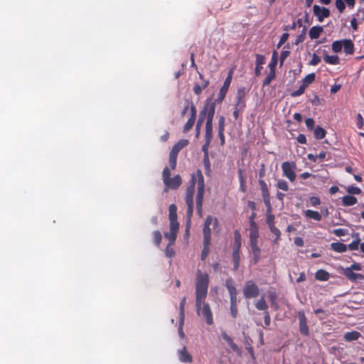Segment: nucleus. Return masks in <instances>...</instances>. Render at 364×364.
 Returning <instances> with one entry per match:
<instances>
[{
	"label": "nucleus",
	"instance_id": "f257e3e1",
	"mask_svg": "<svg viewBox=\"0 0 364 364\" xmlns=\"http://www.w3.org/2000/svg\"><path fill=\"white\" fill-rule=\"evenodd\" d=\"M197 185V193L196 197V210L198 214L201 216L203 211V201L205 193L204 178L200 170H197L196 173L191 175V179L186 191L185 202L187 205L186 217L187 224L186 232H189L191 218L193 213V196L195 193V186Z\"/></svg>",
	"mask_w": 364,
	"mask_h": 364
},
{
	"label": "nucleus",
	"instance_id": "f03ea898",
	"mask_svg": "<svg viewBox=\"0 0 364 364\" xmlns=\"http://www.w3.org/2000/svg\"><path fill=\"white\" fill-rule=\"evenodd\" d=\"M208 284V274L198 269L196 273V306L197 313L198 315L202 314L208 325H212L213 323V318L211 309L210 306L204 302L207 296Z\"/></svg>",
	"mask_w": 364,
	"mask_h": 364
},
{
	"label": "nucleus",
	"instance_id": "7ed1b4c3",
	"mask_svg": "<svg viewBox=\"0 0 364 364\" xmlns=\"http://www.w3.org/2000/svg\"><path fill=\"white\" fill-rule=\"evenodd\" d=\"M215 102L213 101L211 97L208 99L205 106L199 114L200 117L196 124V132L197 134H198L200 127L203 124L204 119L207 116L205 124V137L207 139H209L211 136L212 122L215 114Z\"/></svg>",
	"mask_w": 364,
	"mask_h": 364
},
{
	"label": "nucleus",
	"instance_id": "20e7f679",
	"mask_svg": "<svg viewBox=\"0 0 364 364\" xmlns=\"http://www.w3.org/2000/svg\"><path fill=\"white\" fill-rule=\"evenodd\" d=\"M170 168L166 166L162 172V179L165 186V191L168 189L176 190L182 184V179L180 175L177 174L173 178H171Z\"/></svg>",
	"mask_w": 364,
	"mask_h": 364
},
{
	"label": "nucleus",
	"instance_id": "39448f33",
	"mask_svg": "<svg viewBox=\"0 0 364 364\" xmlns=\"http://www.w3.org/2000/svg\"><path fill=\"white\" fill-rule=\"evenodd\" d=\"M213 225V230L215 232H218V220L216 218H213L211 216H208L205 219L204 227H203V235L204 240L203 242H210L211 241V229L210 226Z\"/></svg>",
	"mask_w": 364,
	"mask_h": 364
},
{
	"label": "nucleus",
	"instance_id": "423d86ee",
	"mask_svg": "<svg viewBox=\"0 0 364 364\" xmlns=\"http://www.w3.org/2000/svg\"><path fill=\"white\" fill-rule=\"evenodd\" d=\"M282 168L284 175L288 178L291 181H294L296 178V164L294 162L285 161L282 164Z\"/></svg>",
	"mask_w": 364,
	"mask_h": 364
},
{
	"label": "nucleus",
	"instance_id": "0eeeda50",
	"mask_svg": "<svg viewBox=\"0 0 364 364\" xmlns=\"http://www.w3.org/2000/svg\"><path fill=\"white\" fill-rule=\"evenodd\" d=\"M243 292L246 298H255L259 295V289L252 281H248L245 286Z\"/></svg>",
	"mask_w": 364,
	"mask_h": 364
},
{
	"label": "nucleus",
	"instance_id": "6e6552de",
	"mask_svg": "<svg viewBox=\"0 0 364 364\" xmlns=\"http://www.w3.org/2000/svg\"><path fill=\"white\" fill-rule=\"evenodd\" d=\"M259 186L261 187V191L262 193V197L264 199V203L266 205L267 208H268V213L272 211V207L270 203V197L268 192L267 186L263 180L259 181Z\"/></svg>",
	"mask_w": 364,
	"mask_h": 364
},
{
	"label": "nucleus",
	"instance_id": "1a4fd4ad",
	"mask_svg": "<svg viewBox=\"0 0 364 364\" xmlns=\"http://www.w3.org/2000/svg\"><path fill=\"white\" fill-rule=\"evenodd\" d=\"M314 14L317 17L319 22L323 21L324 18L330 16V11L326 7H320L318 5H314L313 7Z\"/></svg>",
	"mask_w": 364,
	"mask_h": 364
},
{
	"label": "nucleus",
	"instance_id": "9d476101",
	"mask_svg": "<svg viewBox=\"0 0 364 364\" xmlns=\"http://www.w3.org/2000/svg\"><path fill=\"white\" fill-rule=\"evenodd\" d=\"M191 117L183 127V132L186 133L189 132L194 125L196 122L197 110L196 107L192 104L190 107Z\"/></svg>",
	"mask_w": 364,
	"mask_h": 364
},
{
	"label": "nucleus",
	"instance_id": "9b49d317",
	"mask_svg": "<svg viewBox=\"0 0 364 364\" xmlns=\"http://www.w3.org/2000/svg\"><path fill=\"white\" fill-rule=\"evenodd\" d=\"M179 226L170 225V232H165L164 237L168 240L170 245H173L176 240Z\"/></svg>",
	"mask_w": 364,
	"mask_h": 364
},
{
	"label": "nucleus",
	"instance_id": "f8f14e48",
	"mask_svg": "<svg viewBox=\"0 0 364 364\" xmlns=\"http://www.w3.org/2000/svg\"><path fill=\"white\" fill-rule=\"evenodd\" d=\"M168 219L170 225L179 226L177 221V206L175 204H171L168 207Z\"/></svg>",
	"mask_w": 364,
	"mask_h": 364
},
{
	"label": "nucleus",
	"instance_id": "ddd939ff",
	"mask_svg": "<svg viewBox=\"0 0 364 364\" xmlns=\"http://www.w3.org/2000/svg\"><path fill=\"white\" fill-rule=\"evenodd\" d=\"M299 320L300 332L304 336H308L309 334V327L306 318L303 312L299 313Z\"/></svg>",
	"mask_w": 364,
	"mask_h": 364
},
{
	"label": "nucleus",
	"instance_id": "4468645a",
	"mask_svg": "<svg viewBox=\"0 0 364 364\" xmlns=\"http://www.w3.org/2000/svg\"><path fill=\"white\" fill-rule=\"evenodd\" d=\"M178 359L182 363H191L193 362L192 355L188 352L186 347L183 346L181 350H178Z\"/></svg>",
	"mask_w": 364,
	"mask_h": 364
},
{
	"label": "nucleus",
	"instance_id": "2eb2a0df",
	"mask_svg": "<svg viewBox=\"0 0 364 364\" xmlns=\"http://www.w3.org/2000/svg\"><path fill=\"white\" fill-rule=\"evenodd\" d=\"M199 77L200 82L196 83V85L193 87V92L196 95H200L201 92L204 89H205L209 84V82L203 78V75L199 74Z\"/></svg>",
	"mask_w": 364,
	"mask_h": 364
},
{
	"label": "nucleus",
	"instance_id": "dca6fc26",
	"mask_svg": "<svg viewBox=\"0 0 364 364\" xmlns=\"http://www.w3.org/2000/svg\"><path fill=\"white\" fill-rule=\"evenodd\" d=\"M188 144V141L187 139H181L176 144L173 145L172 149L170 153L174 155L178 156V152L185 146H186Z\"/></svg>",
	"mask_w": 364,
	"mask_h": 364
},
{
	"label": "nucleus",
	"instance_id": "f3484780",
	"mask_svg": "<svg viewBox=\"0 0 364 364\" xmlns=\"http://www.w3.org/2000/svg\"><path fill=\"white\" fill-rule=\"evenodd\" d=\"M345 276L352 282H355L358 279H363L364 276L360 274L354 273L350 268H346L344 270Z\"/></svg>",
	"mask_w": 364,
	"mask_h": 364
},
{
	"label": "nucleus",
	"instance_id": "a211bd4d",
	"mask_svg": "<svg viewBox=\"0 0 364 364\" xmlns=\"http://www.w3.org/2000/svg\"><path fill=\"white\" fill-rule=\"evenodd\" d=\"M245 88H240L238 90L237 93V106L240 107V109H242L245 106Z\"/></svg>",
	"mask_w": 364,
	"mask_h": 364
},
{
	"label": "nucleus",
	"instance_id": "6ab92c4d",
	"mask_svg": "<svg viewBox=\"0 0 364 364\" xmlns=\"http://www.w3.org/2000/svg\"><path fill=\"white\" fill-rule=\"evenodd\" d=\"M259 236L258 230L255 223L252 221L251 223V228L250 232V243L257 242V237Z\"/></svg>",
	"mask_w": 364,
	"mask_h": 364
},
{
	"label": "nucleus",
	"instance_id": "aec40b11",
	"mask_svg": "<svg viewBox=\"0 0 364 364\" xmlns=\"http://www.w3.org/2000/svg\"><path fill=\"white\" fill-rule=\"evenodd\" d=\"M323 31L322 26H314L309 30V37L311 39H316L320 36V34Z\"/></svg>",
	"mask_w": 364,
	"mask_h": 364
},
{
	"label": "nucleus",
	"instance_id": "412c9836",
	"mask_svg": "<svg viewBox=\"0 0 364 364\" xmlns=\"http://www.w3.org/2000/svg\"><path fill=\"white\" fill-rule=\"evenodd\" d=\"M242 237L238 230H235L234 232V243L232 245L233 251H240L241 246Z\"/></svg>",
	"mask_w": 364,
	"mask_h": 364
},
{
	"label": "nucleus",
	"instance_id": "4be33fe9",
	"mask_svg": "<svg viewBox=\"0 0 364 364\" xmlns=\"http://www.w3.org/2000/svg\"><path fill=\"white\" fill-rule=\"evenodd\" d=\"M274 63H269V67L270 69V72L268 75L266 77L263 82V86L269 85L272 80L275 77V70H274Z\"/></svg>",
	"mask_w": 364,
	"mask_h": 364
},
{
	"label": "nucleus",
	"instance_id": "5701e85b",
	"mask_svg": "<svg viewBox=\"0 0 364 364\" xmlns=\"http://www.w3.org/2000/svg\"><path fill=\"white\" fill-rule=\"evenodd\" d=\"M228 92V77L225 80L223 87L219 92V96L215 101L221 102L225 97L226 92Z\"/></svg>",
	"mask_w": 364,
	"mask_h": 364
},
{
	"label": "nucleus",
	"instance_id": "b1692460",
	"mask_svg": "<svg viewBox=\"0 0 364 364\" xmlns=\"http://www.w3.org/2000/svg\"><path fill=\"white\" fill-rule=\"evenodd\" d=\"M304 215L306 218H312L316 221H320L321 220V215L317 211H314V210H306L304 212Z\"/></svg>",
	"mask_w": 364,
	"mask_h": 364
},
{
	"label": "nucleus",
	"instance_id": "393cba45",
	"mask_svg": "<svg viewBox=\"0 0 364 364\" xmlns=\"http://www.w3.org/2000/svg\"><path fill=\"white\" fill-rule=\"evenodd\" d=\"M343 47L346 54H352L353 53V43L350 40L345 39L343 41Z\"/></svg>",
	"mask_w": 364,
	"mask_h": 364
},
{
	"label": "nucleus",
	"instance_id": "a878e982",
	"mask_svg": "<svg viewBox=\"0 0 364 364\" xmlns=\"http://www.w3.org/2000/svg\"><path fill=\"white\" fill-rule=\"evenodd\" d=\"M331 249L338 252H344L347 250L346 245L342 242H333L331 244Z\"/></svg>",
	"mask_w": 364,
	"mask_h": 364
},
{
	"label": "nucleus",
	"instance_id": "bb28decb",
	"mask_svg": "<svg viewBox=\"0 0 364 364\" xmlns=\"http://www.w3.org/2000/svg\"><path fill=\"white\" fill-rule=\"evenodd\" d=\"M315 277L320 281H327L329 279V274L323 269H319L316 272Z\"/></svg>",
	"mask_w": 364,
	"mask_h": 364
},
{
	"label": "nucleus",
	"instance_id": "cd10ccee",
	"mask_svg": "<svg viewBox=\"0 0 364 364\" xmlns=\"http://www.w3.org/2000/svg\"><path fill=\"white\" fill-rule=\"evenodd\" d=\"M360 336V333L358 331H351L345 333L344 338L347 341H353L358 339Z\"/></svg>",
	"mask_w": 364,
	"mask_h": 364
},
{
	"label": "nucleus",
	"instance_id": "c85d7f7f",
	"mask_svg": "<svg viewBox=\"0 0 364 364\" xmlns=\"http://www.w3.org/2000/svg\"><path fill=\"white\" fill-rule=\"evenodd\" d=\"M240 251H232V262H233V270L236 271L237 270L239 266H240Z\"/></svg>",
	"mask_w": 364,
	"mask_h": 364
},
{
	"label": "nucleus",
	"instance_id": "c756f323",
	"mask_svg": "<svg viewBox=\"0 0 364 364\" xmlns=\"http://www.w3.org/2000/svg\"><path fill=\"white\" fill-rule=\"evenodd\" d=\"M342 201L344 205H353L357 203V198L352 196H345Z\"/></svg>",
	"mask_w": 364,
	"mask_h": 364
},
{
	"label": "nucleus",
	"instance_id": "7c9ffc66",
	"mask_svg": "<svg viewBox=\"0 0 364 364\" xmlns=\"http://www.w3.org/2000/svg\"><path fill=\"white\" fill-rule=\"evenodd\" d=\"M224 120H225L224 117H222L220 119V129H219V132H218V134H219V136L220 139V143L222 145L225 144V135L223 133Z\"/></svg>",
	"mask_w": 364,
	"mask_h": 364
},
{
	"label": "nucleus",
	"instance_id": "2f4dec72",
	"mask_svg": "<svg viewBox=\"0 0 364 364\" xmlns=\"http://www.w3.org/2000/svg\"><path fill=\"white\" fill-rule=\"evenodd\" d=\"M324 60L326 63L332 65H337L339 63V58L337 55H328L324 56Z\"/></svg>",
	"mask_w": 364,
	"mask_h": 364
},
{
	"label": "nucleus",
	"instance_id": "473e14b6",
	"mask_svg": "<svg viewBox=\"0 0 364 364\" xmlns=\"http://www.w3.org/2000/svg\"><path fill=\"white\" fill-rule=\"evenodd\" d=\"M314 136L318 139H323L326 136V131L322 127L318 126L314 129Z\"/></svg>",
	"mask_w": 364,
	"mask_h": 364
},
{
	"label": "nucleus",
	"instance_id": "72a5a7b5",
	"mask_svg": "<svg viewBox=\"0 0 364 364\" xmlns=\"http://www.w3.org/2000/svg\"><path fill=\"white\" fill-rule=\"evenodd\" d=\"M210 242H203V248L201 252V259L205 260L209 254Z\"/></svg>",
	"mask_w": 364,
	"mask_h": 364
},
{
	"label": "nucleus",
	"instance_id": "f704fd0d",
	"mask_svg": "<svg viewBox=\"0 0 364 364\" xmlns=\"http://www.w3.org/2000/svg\"><path fill=\"white\" fill-rule=\"evenodd\" d=\"M315 74L314 73H310L307 75L303 80V85H305L306 87L308 85L312 83L315 80Z\"/></svg>",
	"mask_w": 364,
	"mask_h": 364
},
{
	"label": "nucleus",
	"instance_id": "c9c22d12",
	"mask_svg": "<svg viewBox=\"0 0 364 364\" xmlns=\"http://www.w3.org/2000/svg\"><path fill=\"white\" fill-rule=\"evenodd\" d=\"M177 156H178L172 154L171 153L169 154L168 163H169L170 168L172 170H174L176 167Z\"/></svg>",
	"mask_w": 364,
	"mask_h": 364
},
{
	"label": "nucleus",
	"instance_id": "e433bc0d",
	"mask_svg": "<svg viewBox=\"0 0 364 364\" xmlns=\"http://www.w3.org/2000/svg\"><path fill=\"white\" fill-rule=\"evenodd\" d=\"M229 294H230L231 304H237L236 289L233 287H229Z\"/></svg>",
	"mask_w": 364,
	"mask_h": 364
},
{
	"label": "nucleus",
	"instance_id": "4c0bfd02",
	"mask_svg": "<svg viewBox=\"0 0 364 364\" xmlns=\"http://www.w3.org/2000/svg\"><path fill=\"white\" fill-rule=\"evenodd\" d=\"M154 242L156 246H159L162 240V235L159 230L154 231Z\"/></svg>",
	"mask_w": 364,
	"mask_h": 364
},
{
	"label": "nucleus",
	"instance_id": "58836bf2",
	"mask_svg": "<svg viewBox=\"0 0 364 364\" xmlns=\"http://www.w3.org/2000/svg\"><path fill=\"white\" fill-rule=\"evenodd\" d=\"M306 30H307L306 26H304L301 33L299 34L296 39V41L294 43L295 45H298L304 41L305 37H306Z\"/></svg>",
	"mask_w": 364,
	"mask_h": 364
},
{
	"label": "nucleus",
	"instance_id": "ea45409f",
	"mask_svg": "<svg viewBox=\"0 0 364 364\" xmlns=\"http://www.w3.org/2000/svg\"><path fill=\"white\" fill-rule=\"evenodd\" d=\"M343 47V41H334L332 44V50L335 53H338L341 51Z\"/></svg>",
	"mask_w": 364,
	"mask_h": 364
},
{
	"label": "nucleus",
	"instance_id": "a19ab883",
	"mask_svg": "<svg viewBox=\"0 0 364 364\" xmlns=\"http://www.w3.org/2000/svg\"><path fill=\"white\" fill-rule=\"evenodd\" d=\"M256 307L259 310H265L267 308V304L264 297L261 298L256 304Z\"/></svg>",
	"mask_w": 364,
	"mask_h": 364
},
{
	"label": "nucleus",
	"instance_id": "79ce46f5",
	"mask_svg": "<svg viewBox=\"0 0 364 364\" xmlns=\"http://www.w3.org/2000/svg\"><path fill=\"white\" fill-rule=\"evenodd\" d=\"M186 297H183L180 303V316H181V322L183 323L184 318V308L186 304Z\"/></svg>",
	"mask_w": 364,
	"mask_h": 364
},
{
	"label": "nucleus",
	"instance_id": "37998d69",
	"mask_svg": "<svg viewBox=\"0 0 364 364\" xmlns=\"http://www.w3.org/2000/svg\"><path fill=\"white\" fill-rule=\"evenodd\" d=\"M171 246L172 245H170V244H168L165 249V254L166 256L168 257H172L175 255V251Z\"/></svg>",
	"mask_w": 364,
	"mask_h": 364
},
{
	"label": "nucleus",
	"instance_id": "c03bdc74",
	"mask_svg": "<svg viewBox=\"0 0 364 364\" xmlns=\"http://www.w3.org/2000/svg\"><path fill=\"white\" fill-rule=\"evenodd\" d=\"M336 6L338 9L340 13H342L345 8V4L343 0H336Z\"/></svg>",
	"mask_w": 364,
	"mask_h": 364
},
{
	"label": "nucleus",
	"instance_id": "a18cd8bd",
	"mask_svg": "<svg viewBox=\"0 0 364 364\" xmlns=\"http://www.w3.org/2000/svg\"><path fill=\"white\" fill-rule=\"evenodd\" d=\"M274 216L270 213H268V210H267V223L269 227L274 225Z\"/></svg>",
	"mask_w": 364,
	"mask_h": 364
},
{
	"label": "nucleus",
	"instance_id": "49530a36",
	"mask_svg": "<svg viewBox=\"0 0 364 364\" xmlns=\"http://www.w3.org/2000/svg\"><path fill=\"white\" fill-rule=\"evenodd\" d=\"M305 89H306L305 85H302L301 86H300V87H299L297 90L294 91V92L291 94V95L292 97H297V96H299V95H302V94L304 92Z\"/></svg>",
	"mask_w": 364,
	"mask_h": 364
},
{
	"label": "nucleus",
	"instance_id": "de8ad7c7",
	"mask_svg": "<svg viewBox=\"0 0 364 364\" xmlns=\"http://www.w3.org/2000/svg\"><path fill=\"white\" fill-rule=\"evenodd\" d=\"M321 62V58L318 55H317L316 53H314L312 55V59L309 62V65H316L318 63Z\"/></svg>",
	"mask_w": 364,
	"mask_h": 364
},
{
	"label": "nucleus",
	"instance_id": "09e8293b",
	"mask_svg": "<svg viewBox=\"0 0 364 364\" xmlns=\"http://www.w3.org/2000/svg\"><path fill=\"white\" fill-rule=\"evenodd\" d=\"M347 191L350 194H360L361 193V190L355 186H349L347 189Z\"/></svg>",
	"mask_w": 364,
	"mask_h": 364
},
{
	"label": "nucleus",
	"instance_id": "8fccbe9b",
	"mask_svg": "<svg viewBox=\"0 0 364 364\" xmlns=\"http://www.w3.org/2000/svg\"><path fill=\"white\" fill-rule=\"evenodd\" d=\"M277 187L284 191H287L288 190V184L284 181H279L277 183Z\"/></svg>",
	"mask_w": 364,
	"mask_h": 364
},
{
	"label": "nucleus",
	"instance_id": "3c124183",
	"mask_svg": "<svg viewBox=\"0 0 364 364\" xmlns=\"http://www.w3.org/2000/svg\"><path fill=\"white\" fill-rule=\"evenodd\" d=\"M289 38V33H284L282 34L280 41L277 45V48H279Z\"/></svg>",
	"mask_w": 364,
	"mask_h": 364
},
{
	"label": "nucleus",
	"instance_id": "603ef678",
	"mask_svg": "<svg viewBox=\"0 0 364 364\" xmlns=\"http://www.w3.org/2000/svg\"><path fill=\"white\" fill-rule=\"evenodd\" d=\"M359 244H360V239L357 238L356 240L353 241L348 245V248L351 250H358Z\"/></svg>",
	"mask_w": 364,
	"mask_h": 364
},
{
	"label": "nucleus",
	"instance_id": "864d4df0",
	"mask_svg": "<svg viewBox=\"0 0 364 364\" xmlns=\"http://www.w3.org/2000/svg\"><path fill=\"white\" fill-rule=\"evenodd\" d=\"M305 123L309 129L312 130L314 129V120L312 118L306 119Z\"/></svg>",
	"mask_w": 364,
	"mask_h": 364
},
{
	"label": "nucleus",
	"instance_id": "5fc2aeb1",
	"mask_svg": "<svg viewBox=\"0 0 364 364\" xmlns=\"http://www.w3.org/2000/svg\"><path fill=\"white\" fill-rule=\"evenodd\" d=\"M269 228L271 232L276 235V240H278L280 237V231L276 227H274V225Z\"/></svg>",
	"mask_w": 364,
	"mask_h": 364
},
{
	"label": "nucleus",
	"instance_id": "6e6d98bb",
	"mask_svg": "<svg viewBox=\"0 0 364 364\" xmlns=\"http://www.w3.org/2000/svg\"><path fill=\"white\" fill-rule=\"evenodd\" d=\"M264 56L261 55H256V65H262L264 63Z\"/></svg>",
	"mask_w": 364,
	"mask_h": 364
},
{
	"label": "nucleus",
	"instance_id": "4d7b16f0",
	"mask_svg": "<svg viewBox=\"0 0 364 364\" xmlns=\"http://www.w3.org/2000/svg\"><path fill=\"white\" fill-rule=\"evenodd\" d=\"M290 52L289 50H283L280 55V63H283L284 60L289 55Z\"/></svg>",
	"mask_w": 364,
	"mask_h": 364
},
{
	"label": "nucleus",
	"instance_id": "13d9d810",
	"mask_svg": "<svg viewBox=\"0 0 364 364\" xmlns=\"http://www.w3.org/2000/svg\"><path fill=\"white\" fill-rule=\"evenodd\" d=\"M250 245H251L252 251L253 255L260 253V250H259V247L257 246V242L250 243Z\"/></svg>",
	"mask_w": 364,
	"mask_h": 364
},
{
	"label": "nucleus",
	"instance_id": "bf43d9fd",
	"mask_svg": "<svg viewBox=\"0 0 364 364\" xmlns=\"http://www.w3.org/2000/svg\"><path fill=\"white\" fill-rule=\"evenodd\" d=\"M277 57L278 54L276 50H274L272 53V62L270 63H274V70H275V67L277 63Z\"/></svg>",
	"mask_w": 364,
	"mask_h": 364
},
{
	"label": "nucleus",
	"instance_id": "052dcab7",
	"mask_svg": "<svg viewBox=\"0 0 364 364\" xmlns=\"http://www.w3.org/2000/svg\"><path fill=\"white\" fill-rule=\"evenodd\" d=\"M333 233L338 237L343 236L346 233V230L343 229H336L333 230Z\"/></svg>",
	"mask_w": 364,
	"mask_h": 364
},
{
	"label": "nucleus",
	"instance_id": "680f3d73",
	"mask_svg": "<svg viewBox=\"0 0 364 364\" xmlns=\"http://www.w3.org/2000/svg\"><path fill=\"white\" fill-rule=\"evenodd\" d=\"M310 202L313 206H316L320 204L321 201L318 197H311L310 198Z\"/></svg>",
	"mask_w": 364,
	"mask_h": 364
},
{
	"label": "nucleus",
	"instance_id": "e2e57ef3",
	"mask_svg": "<svg viewBox=\"0 0 364 364\" xmlns=\"http://www.w3.org/2000/svg\"><path fill=\"white\" fill-rule=\"evenodd\" d=\"M230 310H231V314L232 316L235 318L237 314V304H231L230 305Z\"/></svg>",
	"mask_w": 364,
	"mask_h": 364
},
{
	"label": "nucleus",
	"instance_id": "0e129e2a",
	"mask_svg": "<svg viewBox=\"0 0 364 364\" xmlns=\"http://www.w3.org/2000/svg\"><path fill=\"white\" fill-rule=\"evenodd\" d=\"M264 318L265 325L267 326H269L271 319H270V316L267 311L265 312Z\"/></svg>",
	"mask_w": 364,
	"mask_h": 364
},
{
	"label": "nucleus",
	"instance_id": "69168bd1",
	"mask_svg": "<svg viewBox=\"0 0 364 364\" xmlns=\"http://www.w3.org/2000/svg\"><path fill=\"white\" fill-rule=\"evenodd\" d=\"M297 141L300 144H305L306 141V136L301 134L297 136Z\"/></svg>",
	"mask_w": 364,
	"mask_h": 364
},
{
	"label": "nucleus",
	"instance_id": "338daca9",
	"mask_svg": "<svg viewBox=\"0 0 364 364\" xmlns=\"http://www.w3.org/2000/svg\"><path fill=\"white\" fill-rule=\"evenodd\" d=\"M341 87V85H334L331 87V92L332 94H335L336 93L338 90H340Z\"/></svg>",
	"mask_w": 364,
	"mask_h": 364
},
{
	"label": "nucleus",
	"instance_id": "774afa93",
	"mask_svg": "<svg viewBox=\"0 0 364 364\" xmlns=\"http://www.w3.org/2000/svg\"><path fill=\"white\" fill-rule=\"evenodd\" d=\"M169 138V132L166 131L164 134L161 136V141L163 142L166 141Z\"/></svg>",
	"mask_w": 364,
	"mask_h": 364
}]
</instances>
